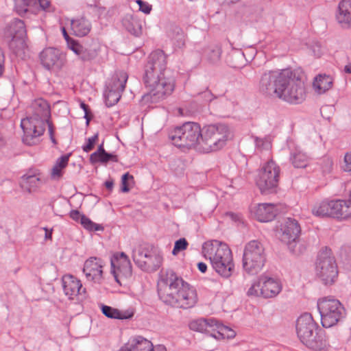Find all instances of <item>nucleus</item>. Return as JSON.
Wrapping results in <instances>:
<instances>
[{
  "label": "nucleus",
  "mask_w": 351,
  "mask_h": 351,
  "mask_svg": "<svg viewBox=\"0 0 351 351\" xmlns=\"http://www.w3.org/2000/svg\"><path fill=\"white\" fill-rule=\"evenodd\" d=\"M259 90L291 104L301 103L306 96L304 83L300 75L288 69L265 71L260 79Z\"/></svg>",
  "instance_id": "obj_1"
},
{
  "label": "nucleus",
  "mask_w": 351,
  "mask_h": 351,
  "mask_svg": "<svg viewBox=\"0 0 351 351\" xmlns=\"http://www.w3.org/2000/svg\"><path fill=\"white\" fill-rule=\"evenodd\" d=\"M158 293L164 303L177 308H189L197 301L195 289L173 270L161 271Z\"/></svg>",
  "instance_id": "obj_2"
},
{
  "label": "nucleus",
  "mask_w": 351,
  "mask_h": 351,
  "mask_svg": "<svg viewBox=\"0 0 351 351\" xmlns=\"http://www.w3.org/2000/svg\"><path fill=\"white\" fill-rule=\"evenodd\" d=\"M202 253L221 276L228 278L232 275L234 265L231 250L226 243L217 240L206 242L202 246Z\"/></svg>",
  "instance_id": "obj_3"
},
{
  "label": "nucleus",
  "mask_w": 351,
  "mask_h": 351,
  "mask_svg": "<svg viewBox=\"0 0 351 351\" xmlns=\"http://www.w3.org/2000/svg\"><path fill=\"white\" fill-rule=\"evenodd\" d=\"M296 332L301 342L314 350H322L328 346L323 330L314 321L311 314L305 313L296 321Z\"/></svg>",
  "instance_id": "obj_4"
},
{
  "label": "nucleus",
  "mask_w": 351,
  "mask_h": 351,
  "mask_svg": "<svg viewBox=\"0 0 351 351\" xmlns=\"http://www.w3.org/2000/svg\"><path fill=\"white\" fill-rule=\"evenodd\" d=\"M203 134L199 124L186 122L175 128L169 134L172 143L179 147H194L200 151V141Z\"/></svg>",
  "instance_id": "obj_5"
},
{
  "label": "nucleus",
  "mask_w": 351,
  "mask_h": 351,
  "mask_svg": "<svg viewBox=\"0 0 351 351\" xmlns=\"http://www.w3.org/2000/svg\"><path fill=\"white\" fill-rule=\"evenodd\" d=\"M230 136L229 127L223 123L209 125L203 128L200 152H216L225 146Z\"/></svg>",
  "instance_id": "obj_6"
},
{
  "label": "nucleus",
  "mask_w": 351,
  "mask_h": 351,
  "mask_svg": "<svg viewBox=\"0 0 351 351\" xmlns=\"http://www.w3.org/2000/svg\"><path fill=\"white\" fill-rule=\"evenodd\" d=\"M47 125L49 128L51 141L56 144V141L53 136L52 123L34 117H26L21 121V127L23 131V142L29 146L38 145L41 141V137L46 130Z\"/></svg>",
  "instance_id": "obj_7"
},
{
  "label": "nucleus",
  "mask_w": 351,
  "mask_h": 351,
  "mask_svg": "<svg viewBox=\"0 0 351 351\" xmlns=\"http://www.w3.org/2000/svg\"><path fill=\"white\" fill-rule=\"evenodd\" d=\"M317 309L320 314L321 322L324 328H330L346 316V310L342 304L337 299L331 297L322 298L318 300Z\"/></svg>",
  "instance_id": "obj_8"
},
{
  "label": "nucleus",
  "mask_w": 351,
  "mask_h": 351,
  "mask_svg": "<svg viewBox=\"0 0 351 351\" xmlns=\"http://www.w3.org/2000/svg\"><path fill=\"white\" fill-rule=\"evenodd\" d=\"M266 261L262 243L256 240L248 242L244 248L243 267L245 271L256 274L263 267Z\"/></svg>",
  "instance_id": "obj_9"
},
{
  "label": "nucleus",
  "mask_w": 351,
  "mask_h": 351,
  "mask_svg": "<svg viewBox=\"0 0 351 351\" xmlns=\"http://www.w3.org/2000/svg\"><path fill=\"white\" fill-rule=\"evenodd\" d=\"M315 271L324 284L330 285L335 282L338 271L330 249L325 247L319 251L315 263Z\"/></svg>",
  "instance_id": "obj_10"
},
{
  "label": "nucleus",
  "mask_w": 351,
  "mask_h": 351,
  "mask_svg": "<svg viewBox=\"0 0 351 351\" xmlns=\"http://www.w3.org/2000/svg\"><path fill=\"white\" fill-rule=\"evenodd\" d=\"M143 82L145 86L153 95L158 97L170 94L173 89L169 79L164 77V73H157L156 70L145 66Z\"/></svg>",
  "instance_id": "obj_11"
},
{
  "label": "nucleus",
  "mask_w": 351,
  "mask_h": 351,
  "mask_svg": "<svg viewBox=\"0 0 351 351\" xmlns=\"http://www.w3.org/2000/svg\"><path fill=\"white\" fill-rule=\"evenodd\" d=\"M280 169L272 160L265 163L261 169L256 184L262 193L274 191L278 185Z\"/></svg>",
  "instance_id": "obj_12"
},
{
  "label": "nucleus",
  "mask_w": 351,
  "mask_h": 351,
  "mask_svg": "<svg viewBox=\"0 0 351 351\" xmlns=\"http://www.w3.org/2000/svg\"><path fill=\"white\" fill-rule=\"evenodd\" d=\"M26 35L25 23L18 19L10 21L4 30V36L9 40V46L16 53L25 48Z\"/></svg>",
  "instance_id": "obj_13"
},
{
  "label": "nucleus",
  "mask_w": 351,
  "mask_h": 351,
  "mask_svg": "<svg viewBox=\"0 0 351 351\" xmlns=\"http://www.w3.org/2000/svg\"><path fill=\"white\" fill-rule=\"evenodd\" d=\"M110 264L111 273L119 285H121V280L132 276V264L125 253H115L110 258Z\"/></svg>",
  "instance_id": "obj_14"
},
{
  "label": "nucleus",
  "mask_w": 351,
  "mask_h": 351,
  "mask_svg": "<svg viewBox=\"0 0 351 351\" xmlns=\"http://www.w3.org/2000/svg\"><path fill=\"white\" fill-rule=\"evenodd\" d=\"M301 232V228L298 221L293 218H287L281 224L280 230L277 231L278 236L281 241L286 243L293 252L296 239Z\"/></svg>",
  "instance_id": "obj_15"
},
{
  "label": "nucleus",
  "mask_w": 351,
  "mask_h": 351,
  "mask_svg": "<svg viewBox=\"0 0 351 351\" xmlns=\"http://www.w3.org/2000/svg\"><path fill=\"white\" fill-rule=\"evenodd\" d=\"M63 291L69 300H80L84 297L86 289L82 288L81 281L76 277L67 274L62 278Z\"/></svg>",
  "instance_id": "obj_16"
},
{
  "label": "nucleus",
  "mask_w": 351,
  "mask_h": 351,
  "mask_svg": "<svg viewBox=\"0 0 351 351\" xmlns=\"http://www.w3.org/2000/svg\"><path fill=\"white\" fill-rule=\"evenodd\" d=\"M104 263L101 259L97 257L88 258L83 268V273L88 281L100 283L103 279Z\"/></svg>",
  "instance_id": "obj_17"
},
{
  "label": "nucleus",
  "mask_w": 351,
  "mask_h": 351,
  "mask_svg": "<svg viewBox=\"0 0 351 351\" xmlns=\"http://www.w3.org/2000/svg\"><path fill=\"white\" fill-rule=\"evenodd\" d=\"M40 58L43 66L48 70H59L64 64L63 56L59 50L55 48L45 49L40 53Z\"/></svg>",
  "instance_id": "obj_18"
},
{
  "label": "nucleus",
  "mask_w": 351,
  "mask_h": 351,
  "mask_svg": "<svg viewBox=\"0 0 351 351\" xmlns=\"http://www.w3.org/2000/svg\"><path fill=\"white\" fill-rule=\"evenodd\" d=\"M69 48L83 62L91 61L98 55V47L96 43L82 45L75 40H72L69 43Z\"/></svg>",
  "instance_id": "obj_19"
},
{
  "label": "nucleus",
  "mask_w": 351,
  "mask_h": 351,
  "mask_svg": "<svg viewBox=\"0 0 351 351\" xmlns=\"http://www.w3.org/2000/svg\"><path fill=\"white\" fill-rule=\"evenodd\" d=\"M330 217L339 220H346L351 218V204L346 200H330Z\"/></svg>",
  "instance_id": "obj_20"
},
{
  "label": "nucleus",
  "mask_w": 351,
  "mask_h": 351,
  "mask_svg": "<svg viewBox=\"0 0 351 351\" xmlns=\"http://www.w3.org/2000/svg\"><path fill=\"white\" fill-rule=\"evenodd\" d=\"M262 283L261 295L265 298L276 296L282 290V285L279 280L265 275L261 276Z\"/></svg>",
  "instance_id": "obj_21"
},
{
  "label": "nucleus",
  "mask_w": 351,
  "mask_h": 351,
  "mask_svg": "<svg viewBox=\"0 0 351 351\" xmlns=\"http://www.w3.org/2000/svg\"><path fill=\"white\" fill-rule=\"evenodd\" d=\"M217 324V320L214 318H202L191 321L189 323V328L192 330L209 334L211 337L217 338L215 333Z\"/></svg>",
  "instance_id": "obj_22"
},
{
  "label": "nucleus",
  "mask_w": 351,
  "mask_h": 351,
  "mask_svg": "<svg viewBox=\"0 0 351 351\" xmlns=\"http://www.w3.org/2000/svg\"><path fill=\"white\" fill-rule=\"evenodd\" d=\"M254 216L261 222L272 221L278 213L276 205L270 203L258 204L254 210Z\"/></svg>",
  "instance_id": "obj_23"
},
{
  "label": "nucleus",
  "mask_w": 351,
  "mask_h": 351,
  "mask_svg": "<svg viewBox=\"0 0 351 351\" xmlns=\"http://www.w3.org/2000/svg\"><path fill=\"white\" fill-rule=\"evenodd\" d=\"M145 66L156 70L157 73H164L167 68V56L160 49L152 51Z\"/></svg>",
  "instance_id": "obj_24"
},
{
  "label": "nucleus",
  "mask_w": 351,
  "mask_h": 351,
  "mask_svg": "<svg viewBox=\"0 0 351 351\" xmlns=\"http://www.w3.org/2000/svg\"><path fill=\"white\" fill-rule=\"evenodd\" d=\"M30 110L32 114L29 117L41 119L45 121H49L50 117V107L47 101L43 98H38L33 101L31 104Z\"/></svg>",
  "instance_id": "obj_25"
},
{
  "label": "nucleus",
  "mask_w": 351,
  "mask_h": 351,
  "mask_svg": "<svg viewBox=\"0 0 351 351\" xmlns=\"http://www.w3.org/2000/svg\"><path fill=\"white\" fill-rule=\"evenodd\" d=\"M337 19L339 23L351 25V0H341L338 6Z\"/></svg>",
  "instance_id": "obj_26"
},
{
  "label": "nucleus",
  "mask_w": 351,
  "mask_h": 351,
  "mask_svg": "<svg viewBox=\"0 0 351 351\" xmlns=\"http://www.w3.org/2000/svg\"><path fill=\"white\" fill-rule=\"evenodd\" d=\"M162 262V256L158 253L152 251L147 255V258L144 261L140 268L148 272H153L161 266Z\"/></svg>",
  "instance_id": "obj_27"
},
{
  "label": "nucleus",
  "mask_w": 351,
  "mask_h": 351,
  "mask_svg": "<svg viewBox=\"0 0 351 351\" xmlns=\"http://www.w3.org/2000/svg\"><path fill=\"white\" fill-rule=\"evenodd\" d=\"M71 29L79 37L86 36L91 29L90 22L84 17L71 21Z\"/></svg>",
  "instance_id": "obj_28"
},
{
  "label": "nucleus",
  "mask_w": 351,
  "mask_h": 351,
  "mask_svg": "<svg viewBox=\"0 0 351 351\" xmlns=\"http://www.w3.org/2000/svg\"><path fill=\"white\" fill-rule=\"evenodd\" d=\"M42 180L38 175H23L20 181L21 188L29 193L34 192L41 185Z\"/></svg>",
  "instance_id": "obj_29"
},
{
  "label": "nucleus",
  "mask_w": 351,
  "mask_h": 351,
  "mask_svg": "<svg viewBox=\"0 0 351 351\" xmlns=\"http://www.w3.org/2000/svg\"><path fill=\"white\" fill-rule=\"evenodd\" d=\"M123 27L128 32L134 36H138L141 34V22L136 16L127 14L122 20Z\"/></svg>",
  "instance_id": "obj_30"
},
{
  "label": "nucleus",
  "mask_w": 351,
  "mask_h": 351,
  "mask_svg": "<svg viewBox=\"0 0 351 351\" xmlns=\"http://www.w3.org/2000/svg\"><path fill=\"white\" fill-rule=\"evenodd\" d=\"M103 314L109 318L125 319L131 318L134 313L130 311H121L117 308L106 305H101Z\"/></svg>",
  "instance_id": "obj_31"
},
{
  "label": "nucleus",
  "mask_w": 351,
  "mask_h": 351,
  "mask_svg": "<svg viewBox=\"0 0 351 351\" xmlns=\"http://www.w3.org/2000/svg\"><path fill=\"white\" fill-rule=\"evenodd\" d=\"M128 78V75L125 72L120 71L117 73L112 77V82L107 86V89L117 90L122 93L125 90Z\"/></svg>",
  "instance_id": "obj_32"
},
{
  "label": "nucleus",
  "mask_w": 351,
  "mask_h": 351,
  "mask_svg": "<svg viewBox=\"0 0 351 351\" xmlns=\"http://www.w3.org/2000/svg\"><path fill=\"white\" fill-rule=\"evenodd\" d=\"M289 160L295 168H305L309 164V157L303 152L295 149L290 154Z\"/></svg>",
  "instance_id": "obj_33"
},
{
  "label": "nucleus",
  "mask_w": 351,
  "mask_h": 351,
  "mask_svg": "<svg viewBox=\"0 0 351 351\" xmlns=\"http://www.w3.org/2000/svg\"><path fill=\"white\" fill-rule=\"evenodd\" d=\"M332 85V80L329 75H319L313 82V87L319 94L324 93Z\"/></svg>",
  "instance_id": "obj_34"
},
{
  "label": "nucleus",
  "mask_w": 351,
  "mask_h": 351,
  "mask_svg": "<svg viewBox=\"0 0 351 351\" xmlns=\"http://www.w3.org/2000/svg\"><path fill=\"white\" fill-rule=\"evenodd\" d=\"M169 36L173 42L175 47L182 49L185 46V34L178 26H172L169 31Z\"/></svg>",
  "instance_id": "obj_35"
},
{
  "label": "nucleus",
  "mask_w": 351,
  "mask_h": 351,
  "mask_svg": "<svg viewBox=\"0 0 351 351\" xmlns=\"http://www.w3.org/2000/svg\"><path fill=\"white\" fill-rule=\"evenodd\" d=\"M128 342L135 351H152V343L141 336L131 338Z\"/></svg>",
  "instance_id": "obj_36"
},
{
  "label": "nucleus",
  "mask_w": 351,
  "mask_h": 351,
  "mask_svg": "<svg viewBox=\"0 0 351 351\" xmlns=\"http://www.w3.org/2000/svg\"><path fill=\"white\" fill-rule=\"evenodd\" d=\"M330 201L324 200L316 203L311 208L312 214L319 217H330Z\"/></svg>",
  "instance_id": "obj_37"
},
{
  "label": "nucleus",
  "mask_w": 351,
  "mask_h": 351,
  "mask_svg": "<svg viewBox=\"0 0 351 351\" xmlns=\"http://www.w3.org/2000/svg\"><path fill=\"white\" fill-rule=\"evenodd\" d=\"M228 62L230 66L239 69L245 64L246 60L243 52L240 50H236L229 54Z\"/></svg>",
  "instance_id": "obj_38"
},
{
  "label": "nucleus",
  "mask_w": 351,
  "mask_h": 351,
  "mask_svg": "<svg viewBox=\"0 0 351 351\" xmlns=\"http://www.w3.org/2000/svg\"><path fill=\"white\" fill-rule=\"evenodd\" d=\"M204 54L210 62H218L221 59V47L218 45L210 46L205 50Z\"/></svg>",
  "instance_id": "obj_39"
},
{
  "label": "nucleus",
  "mask_w": 351,
  "mask_h": 351,
  "mask_svg": "<svg viewBox=\"0 0 351 351\" xmlns=\"http://www.w3.org/2000/svg\"><path fill=\"white\" fill-rule=\"evenodd\" d=\"M152 252L145 247L140 246L138 249L134 250L132 252V258L138 267H141L144 261L147 258V255Z\"/></svg>",
  "instance_id": "obj_40"
},
{
  "label": "nucleus",
  "mask_w": 351,
  "mask_h": 351,
  "mask_svg": "<svg viewBox=\"0 0 351 351\" xmlns=\"http://www.w3.org/2000/svg\"><path fill=\"white\" fill-rule=\"evenodd\" d=\"M215 333L217 334L218 338H232L236 335L235 332L232 330L230 328L226 326L221 324H220L217 321V324L215 328Z\"/></svg>",
  "instance_id": "obj_41"
},
{
  "label": "nucleus",
  "mask_w": 351,
  "mask_h": 351,
  "mask_svg": "<svg viewBox=\"0 0 351 351\" xmlns=\"http://www.w3.org/2000/svg\"><path fill=\"white\" fill-rule=\"evenodd\" d=\"M121 93L112 89H108L105 94L106 104L108 107L115 105L120 99Z\"/></svg>",
  "instance_id": "obj_42"
},
{
  "label": "nucleus",
  "mask_w": 351,
  "mask_h": 351,
  "mask_svg": "<svg viewBox=\"0 0 351 351\" xmlns=\"http://www.w3.org/2000/svg\"><path fill=\"white\" fill-rule=\"evenodd\" d=\"M80 223L85 229L90 232L104 230V227L101 225L94 223L84 215H82V216H81Z\"/></svg>",
  "instance_id": "obj_43"
},
{
  "label": "nucleus",
  "mask_w": 351,
  "mask_h": 351,
  "mask_svg": "<svg viewBox=\"0 0 351 351\" xmlns=\"http://www.w3.org/2000/svg\"><path fill=\"white\" fill-rule=\"evenodd\" d=\"M22 5H16L15 9L19 15H23L28 11V8L36 5L38 3V0H21Z\"/></svg>",
  "instance_id": "obj_44"
},
{
  "label": "nucleus",
  "mask_w": 351,
  "mask_h": 351,
  "mask_svg": "<svg viewBox=\"0 0 351 351\" xmlns=\"http://www.w3.org/2000/svg\"><path fill=\"white\" fill-rule=\"evenodd\" d=\"M189 243L186 239L181 238L175 242L174 247L172 251L173 255H177L180 251L187 248Z\"/></svg>",
  "instance_id": "obj_45"
},
{
  "label": "nucleus",
  "mask_w": 351,
  "mask_h": 351,
  "mask_svg": "<svg viewBox=\"0 0 351 351\" xmlns=\"http://www.w3.org/2000/svg\"><path fill=\"white\" fill-rule=\"evenodd\" d=\"M262 283L261 282V276L257 282H254L247 291L248 295L259 296L261 295Z\"/></svg>",
  "instance_id": "obj_46"
},
{
  "label": "nucleus",
  "mask_w": 351,
  "mask_h": 351,
  "mask_svg": "<svg viewBox=\"0 0 351 351\" xmlns=\"http://www.w3.org/2000/svg\"><path fill=\"white\" fill-rule=\"evenodd\" d=\"M99 135L98 134H95L94 136L88 138L87 139V143L82 146V149L84 152L88 153L90 152L95 146L97 141L98 140Z\"/></svg>",
  "instance_id": "obj_47"
},
{
  "label": "nucleus",
  "mask_w": 351,
  "mask_h": 351,
  "mask_svg": "<svg viewBox=\"0 0 351 351\" xmlns=\"http://www.w3.org/2000/svg\"><path fill=\"white\" fill-rule=\"evenodd\" d=\"M71 154H67L58 158L55 165L64 169L68 165V162Z\"/></svg>",
  "instance_id": "obj_48"
},
{
  "label": "nucleus",
  "mask_w": 351,
  "mask_h": 351,
  "mask_svg": "<svg viewBox=\"0 0 351 351\" xmlns=\"http://www.w3.org/2000/svg\"><path fill=\"white\" fill-rule=\"evenodd\" d=\"M333 166L332 160L330 158H324L322 162V171L326 173H330L332 171Z\"/></svg>",
  "instance_id": "obj_49"
},
{
  "label": "nucleus",
  "mask_w": 351,
  "mask_h": 351,
  "mask_svg": "<svg viewBox=\"0 0 351 351\" xmlns=\"http://www.w3.org/2000/svg\"><path fill=\"white\" fill-rule=\"evenodd\" d=\"M342 169L351 173V152L345 154Z\"/></svg>",
  "instance_id": "obj_50"
},
{
  "label": "nucleus",
  "mask_w": 351,
  "mask_h": 351,
  "mask_svg": "<svg viewBox=\"0 0 351 351\" xmlns=\"http://www.w3.org/2000/svg\"><path fill=\"white\" fill-rule=\"evenodd\" d=\"M129 179H133V176H131L129 173H125V174H123L122 176V178H121V185H122L121 191L122 192L126 193L130 191V188L127 184V181Z\"/></svg>",
  "instance_id": "obj_51"
},
{
  "label": "nucleus",
  "mask_w": 351,
  "mask_h": 351,
  "mask_svg": "<svg viewBox=\"0 0 351 351\" xmlns=\"http://www.w3.org/2000/svg\"><path fill=\"white\" fill-rule=\"evenodd\" d=\"M137 4L139 5V10L145 14H149L152 10V5L142 0H136Z\"/></svg>",
  "instance_id": "obj_52"
},
{
  "label": "nucleus",
  "mask_w": 351,
  "mask_h": 351,
  "mask_svg": "<svg viewBox=\"0 0 351 351\" xmlns=\"http://www.w3.org/2000/svg\"><path fill=\"white\" fill-rule=\"evenodd\" d=\"M107 154V152H105L102 154H98L95 158L91 159V157H90V162L92 164L101 162V163H107V156H106Z\"/></svg>",
  "instance_id": "obj_53"
},
{
  "label": "nucleus",
  "mask_w": 351,
  "mask_h": 351,
  "mask_svg": "<svg viewBox=\"0 0 351 351\" xmlns=\"http://www.w3.org/2000/svg\"><path fill=\"white\" fill-rule=\"evenodd\" d=\"M256 147L259 149H267L269 147V143L265 138H261L256 137L255 140Z\"/></svg>",
  "instance_id": "obj_54"
},
{
  "label": "nucleus",
  "mask_w": 351,
  "mask_h": 351,
  "mask_svg": "<svg viewBox=\"0 0 351 351\" xmlns=\"http://www.w3.org/2000/svg\"><path fill=\"white\" fill-rule=\"evenodd\" d=\"M63 169L60 167H58L54 165L53 167L51 169V177L52 179L58 180L60 179L62 176Z\"/></svg>",
  "instance_id": "obj_55"
},
{
  "label": "nucleus",
  "mask_w": 351,
  "mask_h": 351,
  "mask_svg": "<svg viewBox=\"0 0 351 351\" xmlns=\"http://www.w3.org/2000/svg\"><path fill=\"white\" fill-rule=\"evenodd\" d=\"M80 107L84 111V114H84V118L86 120V123L88 124L89 121L91 119V117L89 116V113H90L89 107L84 102H81L80 103Z\"/></svg>",
  "instance_id": "obj_56"
},
{
  "label": "nucleus",
  "mask_w": 351,
  "mask_h": 351,
  "mask_svg": "<svg viewBox=\"0 0 351 351\" xmlns=\"http://www.w3.org/2000/svg\"><path fill=\"white\" fill-rule=\"evenodd\" d=\"M312 51L315 56L319 57L322 54L321 45L319 43H316L315 45L312 47Z\"/></svg>",
  "instance_id": "obj_57"
},
{
  "label": "nucleus",
  "mask_w": 351,
  "mask_h": 351,
  "mask_svg": "<svg viewBox=\"0 0 351 351\" xmlns=\"http://www.w3.org/2000/svg\"><path fill=\"white\" fill-rule=\"evenodd\" d=\"M81 216H82V215L77 210H73L70 212V217L75 221H81Z\"/></svg>",
  "instance_id": "obj_58"
},
{
  "label": "nucleus",
  "mask_w": 351,
  "mask_h": 351,
  "mask_svg": "<svg viewBox=\"0 0 351 351\" xmlns=\"http://www.w3.org/2000/svg\"><path fill=\"white\" fill-rule=\"evenodd\" d=\"M106 150L104 147V143H102L97 148V151L90 154L91 159L95 158L98 154L105 152Z\"/></svg>",
  "instance_id": "obj_59"
},
{
  "label": "nucleus",
  "mask_w": 351,
  "mask_h": 351,
  "mask_svg": "<svg viewBox=\"0 0 351 351\" xmlns=\"http://www.w3.org/2000/svg\"><path fill=\"white\" fill-rule=\"evenodd\" d=\"M38 3L43 10H47L50 5L48 0H38Z\"/></svg>",
  "instance_id": "obj_60"
},
{
  "label": "nucleus",
  "mask_w": 351,
  "mask_h": 351,
  "mask_svg": "<svg viewBox=\"0 0 351 351\" xmlns=\"http://www.w3.org/2000/svg\"><path fill=\"white\" fill-rule=\"evenodd\" d=\"M107 156V162L109 161L117 162H118V156L115 154H110L107 152V154H106Z\"/></svg>",
  "instance_id": "obj_61"
},
{
  "label": "nucleus",
  "mask_w": 351,
  "mask_h": 351,
  "mask_svg": "<svg viewBox=\"0 0 351 351\" xmlns=\"http://www.w3.org/2000/svg\"><path fill=\"white\" fill-rule=\"evenodd\" d=\"M197 267H198V269L202 272V273H205L207 270V265L206 264H205L204 263H202V262H200L197 264Z\"/></svg>",
  "instance_id": "obj_62"
},
{
  "label": "nucleus",
  "mask_w": 351,
  "mask_h": 351,
  "mask_svg": "<svg viewBox=\"0 0 351 351\" xmlns=\"http://www.w3.org/2000/svg\"><path fill=\"white\" fill-rule=\"evenodd\" d=\"M152 351H167V349L163 345H157L154 347L152 346Z\"/></svg>",
  "instance_id": "obj_63"
},
{
  "label": "nucleus",
  "mask_w": 351,
  "mask_h": 351,
  "mask_svg": "<svg viewBox=\"0 0 351 351\" xmlns=\"http://www.w3.org/2000/svg\"><path fill=\"white\" fill-rule=\"evenodd\" d=\"M120 351H135L134 349L131 348V346L129 345V342L125 344Z\"/></svg>",
  "instance_id": "obj_64"
}]
</instances>
